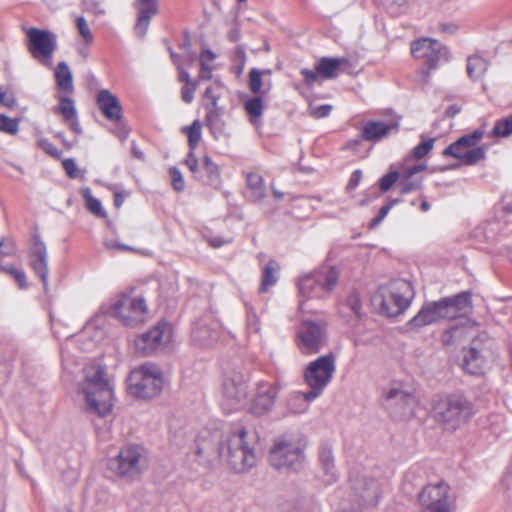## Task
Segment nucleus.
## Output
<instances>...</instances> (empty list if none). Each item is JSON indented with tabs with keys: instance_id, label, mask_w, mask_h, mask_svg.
<instances>
[{
	"instance_id": "obj_1",
	"label": "nucleus",
	"mask_w": 512,
	"mask_h": 512,
	"mask_svg": "<svg viewBox=\"0 0 512 512\" xmlns=\"http://www.w3.org/2000/svg\"><path fill=\"white\" fill-rule=\"evenodd\" d=\"M258 439L256 431L239 423L234 424L222 435L217 453L233 472H247L256 463L255 447Z\"/></svg>"
},
{
	"instance_id": "obj_2",
	"label": "nucleus",
	"mask_w": 512,
	"mask_h": 512,
	"mask_svg": "<svg viewBox=\"0 0 512 512\" xmlns=\"http://www.w3.org/2000/svg\"><path fill=\"white\" fill-rule=\"evenodd\" d=\"M85 380L81 390L91 411L104 417L113 407V389L105 377V369L98 365L84 368Z\"/></svg>"
},
{
	"instance_id": "obj_3",
	"label": "nucleus",
	"mask_w": 512,
	"mask_h": 512,
	"mask_svg": "<svg viewBox=\"0 0 512 512\" xmlns=\"http://www.w3.org/2000/svg\"><path fill=\"white\" fill-rule=\"evenodd\" d=\"M307 442L303 437L283 435L275 439L269 462L279 471L297 472L303 468Z\"/></svg>"
},
{
	"instance_id": "obj_4",
	"label": "nucleus",
	"mask_w": 512,
	"mask_h": 512,
	"mask_svg": "<svg viewBox=\"0 0 512 512\" xmlns=\"http://www.w3.org/2000/svg\"><path fill=\"white\" fill-rule=\"evenodd\" d=\"M435 420L446 429L456 430L475 414L474 404L462 393H451L433 404Z\"/></svg>"
},
{
	"instance_id": "obj_5",
	"label": "nucleus",
	"mask_w": 512,
	"mask_h": 512,
	"mask_svg": "<svg viewBox=\"0 0 512 512\" xmlns=\"http://www.w3.org/2000/svg\"><path fill=\"white\" fill-rule=\"evenodd\" d=\"M414 294L411 282L394 279L378 288L373 296V302L380 307L381 314L387 317H396L409 308Z\"/></svg>"
},
{
	"instance_id": "obj_6",
	"label": "nucleus",
	"mask_w": 512,
	"mask_h": 512,
	"mask_svg": "<svg viewBox=\"0 0 512 512\" xmlns=\"http://www.w3.org/2000/svg\"><path fill=\"white\" fill-rule=\"evenodd\" d=\"M161 369L154 364H144L129 376V392L143 399L157 396L163 388Z\"/></svg>"
},
{
	"instance_id": "obj_7",
	"label": "nucleus",
	"mask_w": 512,
	"mask_h": 512,
	"mask_svg": "<svg viewBox=\"0 0 512 512\" xmlns=\"http://www.w3.org/2000/svg\"><path fill=\"white\" fill-rule=\"evenodd\" d=\"M339 273L335 267L315 270L301 276L298 280V290L305 298H323L336 286Z\"/></svg>"
},
{
	"instance_id": "obj_8",
	"label": "nucleus",
	"mask_w": 512,
	"mask_h": 512,
	"mask_svg": "<svg viewBox=\"0 0 512 512\" xmlns=\"http://www.w3.org/2000/svg\"><path fill=\"white\" fill-rule=\"evenodd\" d=\"M147 465V457L143 447L128 445L123 447L115 458L108 462L110 470L120 477L134 479L139 477Z\"/></svg>"
},
{
	"instance_id": "obj_9",
	"label": "nucleus",
	"mask_w": 512,
	"mask_h": 512,
	"mask_svg": "<svg viewBox=\"0 0 512 512\" xmlns=\"http://www.w3.org/2000/svg\"><path fill=\"white\" fill-rule=\"evenodd\" d=\"M109 312L124 326L135 327L144 321L148 308L144 298L122 293L111 299Z\"/></svg>"
},
{
	"instance_id": "obj_10",
	"label": "nucleus",
	"mask_w": 512,
	"mask_h": 512,
	"mask_svg": "<svg viewBox=\"0 0 512 512\" xmlns=\"http://www.w3.org/2000/svg\"><path fill=\"white\" fill-rule=\"evenodd\" d=\"M336 370L333 354L323 355L309 363L304 370V381L310 387L311 398H318L332 380Z\"/></svg>"
},
{
	"instance_id": "obj_11",
	"label": "nucleus",
	"mask_w": 512,
	"mask_h": 512,
	"mask_svg": "<svg viewBox=\"0 0 512 512\" xmlns=\"http://www.w3.org/2000/svg\"><path fill=\"white\" fill-rule=\"evenodd\" d=\"M411 54L415 59L423 60L426 68L421 70L423 81L427 82L430 71L436 69L440 62L448 59L447 48L431 38H421L411 43Z\"/></svg>"
},
{
	"instance_id": "obj_12",
	"label": "nucleus",
	"mask_w": 512,
	"mask_h": 512,
	"mask_svg": "<svg viewBox=\"0 0 512 512\" xmlns=\"http://www.w3.org/2000/svg\"><path fill=\"white\" fill-rule=\"evenodd\" d=\"M172 326L161 320L134 340L136 352L141 356H152L165 348L171 341Z\"/></svg>"
},
{
	"instance_id": "obj_13",
	"label": "nucleus",
	"mask_w": 512,
	"mask_h": 512,
	"mask_svg": "<svg viewBox=\"0 0 512 512\" xmlns=\"http://www.w3.org/2000/svg\"><path fill=\"white\" fill-rule=\"evenodd\" d=\"M28 38L27 48L31 56L46 67L52 66L53 53L57 48V36L49 31L39 28H29L26 31Z\"/></svg>"
},
{
	"instance_id": "obj_14",
	"label": "nucleus",
	"mask_w": 512,
	"mask_h": 512,
	"mask_svg": "<svg viewBox=\"0 0 512 512\" xmlns=\"http://www.w3.org/2000/svg\"><path fill=\"white\" fill-rule=\"evenodd\" d=\"M416 403L415 395L401 388L392 387L383 392L382 406L393 420L402 421L413 416Z\"/></svg>"
},
{
	"instance_id": "obj_15",
	"label": "nucleus",
	"mask_w": 512,
	"mask_h": 512,
	"mask_svg": "<svg viewBox=\"0 0 512 512\" xmlns=\"http://www.w3.org/2000/svg\"><path fill=\"white\" fill-rule=\"evenodd\" d=\"M445 482L429 484L418 494L422 512H453L454 502Z\"/></svg>"
},
{
	"instance_id": "obj_16",
	"label": "nucleus",
	"mask_w": 512,
	"mask_h": 512,
	"mask_svg": "<svg viewBox=\"0 0 512 512\" xmlns=\"http://www.w3.org/2000/svg\"><path fill=\"white\" fill-rule=\"evenodd\" d=\"M326 326L324 320L302 322L298 335L300 339L299 347L304 353H317L326 342Z\"/></svg>"
},
{
	"instance_id": "obj_17",
	"label": "nucleus",
	"mask_w": 512,
	"mask_h": 512,
	"mask_svg": "<svg viewBox=\"0 0 512 512\" xmlns=\"http://www.w3.org/2000/svg\"><path fill=\"white\" fill-rule=\"evenodd\" d=\"M29 265L40 278L45 293L48 292V253L47 248L38 232L32 236V246L28 252Z\"/></svg>"
},
{
	"instance_id": "obj_18",
	"label": "nucleus",
	"mask_w": 512,
	"mask_h": 512,
	"mask_svg": "<svg viewBox=\"0 0 512 512\" xmlns=\"http://www.w3.org/2000/svg\"><path fill=\"white\" fill-rule=\"evenodd\" d=\"M446 306L443 298L438 301L425 302L418 313L410 319L408 326L410 329H420L443 319H451Z\"/></svg>"
},
{
	"instance_id": "obj_19",
	"label": "nucleus",
	"mask_w": 512,
	"mask_h": 512,
	"mask_svg": "<svg viewBox=\"0 0 512 512\" xmlns=\"http://www.w3.org/2000/svg\"><path fill=\"white\" fill-rule=\"evenodd\" d=\"M223 395L231 408L241 407L248 395V385L244 376L240 373H233L227 376L223 382Z\"/></svg>"
},
{
	"instance_id": "obj_20",
	"label": "nucleus",
	"mask_w": 512,
	"mask_h": 512,
	"mask_svg": "<svg viewBox=\"0 0 512 512\" xmlns=\"http://www.w3.org/2000/svg\"><path fill=\"white\" fill-rule=\"evenodd\" d=\"M399 129L398 121H392L388 124L381 121H367L362 130L359 138L351 141L354 145H359L362 140L370 142H378L384 137L388 136L390 131L394 130L397 132Z\"/></svg>"
},
{
	"instance_id": "obj_21",
	"label": "nucleus",
	"mask_w": 512,
	"mask_h": 512,
	"mask_svg": "<svg viewBox=\"0 0 512 512\" xmlns=\"http://www.w3.org/2000/svg\"><path fill=\"white\" fill-rule=\"evenodd\" d=\"M277 397V388L270 383L261 382L252 400L250 410L255 415H263L271 410Z\"/></svg>"
},
{
	"instance_id": "obj_22",
	"label": "nucleus",
	"mask_w": 512,
	"mask_h": 512,
	"mask_svg": "<svg viewBox=\"0 0 512 512\" xmlns=\"http://www.w3.org/2000/svg\"><path fill=\"white\" fill-rule=\"evenodd\" d=\"M97 104L103 115L110 121H120L123 109L116 95L109 90H100L97 94Z\"/></svg>"
},
{
	"instance_id": "obj_23",
	"label": "nucleus",
	"mask_w": 512,
	"mask_h": 512,
	"mask_svg": "<svg viewBox=\"0 0 512 512\" xmlns=\"http://www.w3.org/2000/svg\"><path fill=\"white\" fill-rule=\"evenodd\" d=\"M462 368L471 375H480L484 371L485 359L480 350L476 346V342L472 341L468 348L462 350Z\"/></svg>"
},
{
	"instance_id": "obj_24",
	"label": "nucleus",
	"mask_w": 512,
	"mask_h": 512,
	"mask_svg": "<svg viewBox=\"0 0 512 512\" xmlns=\"http://www.w3.org/2000/svg\"><path fill=\"white\" fill-rule=\"evenodd\" d=\"M484 132L480 129L474 130L471 134L460 137L457 141L451 143L444 149V156H458L459 151H465L476 148L477 143L482 139Z\"/></svg>"
},
{
	"instance_id": "obj_25",
	"label": "nucleus",
	"mask_w": 512,
	"mask_h": 512,
	"mask_svg": "<svg viewBox=\"0 0 512 512\" xmlns=\"http://www.w3.org/2000/svg\"><path fill=\"white\" fill-rule=\"evenodd\" d=\"M444 303L450 318L457 317L460 313H465L472 307L471 293L469 291L460 292L454 296L444 297Z\"/></svg>"
},
{
	"instance_id": "obj_26",
	"label": "nucleus",
	"mask_w": 512,
	"mask_h": 512,
	"mask_svg": "<svg viewBox=\"0 0 512 512\" xmlns=\"http://www.w3.org/2000/svg\"><path fill=\"white\" fill-rule=\"evenodd\" d=\"M205 123L213 135L224 131L225 122L222 119L223 109L217 104V97H213V103L207 104Z\"/></svg>"
},
{
	"instance_id": "obj_27",
	"label": "nucleus",
	"mask_w": 512,
	"mask_h": 512,
	"mask_svg": "<svg viewBox=\"0 0 512 512\" xmlns=\"http://www.w3.org/2000/svg\"><path fill=\"white\" fill-rule=\"evenodd\" d=\"M318 460L328 482L336 481L338 475L335 468V461L332 446L324 443L319 448Z\"/></svg>"
},
{
	"instance_id": "obj_28",
	"label": "nucleus",
	"mask_w": 512,
	"mask_h": 512,
	"mask_svg": "<svg viewBox=\"0 0 512 512\" xmlns=\"http://www.w3.org/2000/svg\"><path fill=\"white\" fill-rule=\"evenodd\" d=\"M362 303L360 295L356 291H352L340 306V314L344 318L354 317L356 320L362 317Z\"/></svg>"
},
{
	"instance_id": "obj_29",
	"label": "nucleus",
	"mask_w": 512,
	"mask_h": 512,
	"mask_svg": "<svg viewBox=\"0 0 512 512\" xmlns=\"http://www.w3.org/2000/svg\"><path fill=\"white\" fill-rule=\"evenodd\" d=\"M344 61V58L322 57L316 64V70L323 79H334Z\"/></svg>"
},
{
	"instance_id": "obj_30",
	"label": "nucleus",
	"mask_w": 512,
	"mask_h": 512,
	"mask_svg": "<svg viewBox=\"0 0 512 512\" xmlns=\"http://www.w3.org/2000/svg\"><path fill=\"white\" fill-rule=\"evenodd\" d=\"M315 398H311L308 392H294L287 399V408L293 414L303 413L308 409L309 402Z\"/></svg>"
},
{
	"instance_id": "obj_31",
	"label": "nucleus",
	"mask_w": 512,
	"mask_h": 512,
	"mask_svg": "<svg viewBox=\"0 0 512 512\" xmlns=\"http://www.w3.org/2000/svg\"><path fill=\"white\" fill-rule=\"evenodd\" d=\"M55 80L60 90L65 92L73 91V75L66 62L58 63L55 69Z\"/></svg>"
},
{
	"instance_id": "obj_32",
	"label": "nucleus",
	"mask_w": 512,
	"mask_h": 512,
	"mask_svg": "<svg viewBox=\"0 0 512 512\" xmlns=\"http://www.w3.org/2000/svg\"><path fill=\"white\" fill-rule=\"evenodd\" d=\"M279 264L275 260H270L262 271V279L259 291L265 293L270 287L276 284L278 280Z\"/></svg>"
},
{
	"instance_id": "obj_33",
	"label": "nucleus",
	"mask_w": 512,
	"mask_h": 512,
	"mask_svg": "<svg viewBox=\"0 0 512 512\" xmlns=\"http://www.w3.org/2000/svg\"><path fill=\"white\" fill-rule=\"evenodd\" d=\"M263 95H255L252 98H249L244 103V109L249 116L250 122L254 126H258L260 124L259 119L263 115L264 104L262 100Z\"/></svg>"
},
{
	"instance_id": "obj_34",
	"label": "nucleus",
	"mask_w": 512,
	"mask_h": 512,
	"mask_svg": "<svg viewBox=\"0 0 512 512\" xmlns=\"http://www.w3.org/2000/svg\"><path fill=\"white\" fill-rule=\"evenodd\" d=\"M202 170L206 173V179L203 176L198 174V179L202 180L204 183L217 186L220 183V173L219 168L216 163H214L210 156L206 155L203 158L202 162Z\"/></svg>"
},
{
	"instance_id": "obj_35",
	"label": "nucleus",
	"mask_w": 512,
	"mask_h": 512,
	"mask_svg": "<svg viewBox=\"0 0 512 512\" xmlns=\"http://www.w3.org/2000/svg\"><path fill=\"white\" fill-rule=\"evenodd\" d=\"M488 62L480 56H471L467 59V74L473 81L480 80L488 70Z\"/></svg>"
},
{
	"instance_id": "obj_36",
	"label": "nucleus",
	"mask_w": 512,
	"mask_h": 512,
	"mask_svg": "<svg viewBox=\"0 0 512 512\" xmlns=\"http://www.w3.org/2000/svg\"><path fill=\"white\" fill-rule=\"evenodd\" d=\"M247 186L251 192V198L254 201H260L265 196V184L264 179L261 175L257 173H248L247 177Z\"/></svg>"
},
{
	"instance_id": "obj_37",
	"label": "nucleus",
	"mask_w": 512,
	"mask_h": 512,
	"mask_svg": "<svg viewBox=\"0 0 512 512\" xmlns=\"http://www.w3.org/2000/svg\"><path fill=\"white\" fill-rule=\"evenodd\" d=\"M192 336L202 345H212L218 339V332L206 325H197L193 328Z\"/></svg>"
},
{
	"instance_id": "obj_38",
	"label": "nucleus",
	"mask_w": 512,
	"mask_h": 512,
	"mask_svg": "<svg viewBox=\"0 0 512 512\" xmlns=\"http://www.w3.org/2000/svg\"><path fill=\"white\" fill-rule=\"evenodd\" d=\"M485 150L483 147H476L465 151H459L458 156H453L459 159L463 165H475L480 160L485 158Z\"/></svg>"
},
{
	"instance_id": "obj_39",
	"label": "nucleus",
	"mask_w": 512,
	"mask_h": 512,
	"mask_svg": "<svg viewBox=\"0 0 512 512\" xmlns=\"http://www.w3.org/2000/svg\"><path fill=\"white\" fill-rule=\"evenodd\" d=\"M82 196H83V198L86 201L87 209L92 214H94V215H96L97 217H100V218H106L107 217V213L103 209V207L101 205V202L92 195L90 188L87 187V188L83 189L82 190Z\"/></svg>"
},
{
	"instance_id": "obj_40",
	"label": "nucleus",
	"mask_w": 512,
	"mask_h": 512,
	"mask_svg": "<svg viewBox=\"0 0 512 512\" xmlns=\"http://www.w3.org/2000/svg\"><path fill=\"white\" fill-rule=\"evenodd\" d=\"M55 112L60 113L63 117V121L68 123L70 119L76 118L77 111L74 105V101L69 97H61L59 106L55 108Z\"/></svg>"
},
{
	"instance_id": "obj_41",
	"label": "nucleus",
	"mask_w": 512,
	"mask_h": 512,
	"mask_svg": "<svg viewBox=\"0 0 512 512\" xmlns=\"http://www.w3.org/2000/svg\"><path fill=\"white\" fill-rule=\"evenodd\" d=\"M0 272L10 275L18 285L19 289L23 290L28 287L26 273L23 269L15 268L12 265L0 264Z\"/></svg>"
},
{
	"instance_id": "obj_42",
	"label": "nucleus",
	"mask_w": 512,
	"mask_h": 512,
	"mask_svg": "<svg viewBox=\"0 0 512 512\" xmlns=\"http://www.w3.org/2000/svg\"><path fill=\"white\" fill-rule=\"evenodd\" d=\"M360 497L366 504L376 505L379 498V487L377 482L374 480L365 482V486Z\"/></svg>"
},
{
	"instance_id": "obj_43",
	"label": "nucleus",
	"mask_w": 512,
	"mask_h": 512,
	"mask_svg": "<svg viewBox=\"0 0 512 512\" xmlns=\"http://www.w3.org/2000/svg\"><path fill=\"white\" fill-rule=\"evenodd\" d=\"M512 134V115L504 119L497 120L491 131L493 137H507Z\"/></svg>"
},
{
	"instance_id": "obj_44",
	"label": "nucleus",
	"mask_w": 512,
	"mask_h": 512,
	"mask_svg": "<svg viewBox=\"0 0 512 512\" xmlns=\"http://www.w3.org/2000/svg\"><path fill=\"white\" fill-rule=\"evenodd\" d=\"M135 7L139 16H147V18H152L158 12L156 0H136Z\"/></svg>"
},
{
	"instance_id": "obj_45",
	"label": "nucleus",
	"mask_w": 512,
	"mask_h": 512,
	"mask_svg": "<svg viewBox=\"0 0 512 512\" xmlns=\"http://www.w3.org/2000/svg\"><path fill=\"white\" fill-rule=\"evenodd\" d=\"M262 73L256 68H252L249 72V89L254 95H265V91H261Z\"/></svg>"
},
{
	"instance_id": "obj_46",
	"label": "nucleus",
	"mask_w": 512,
	"mask_h": 512,
	"mask_svg": "<svg viewBox=\"0 0 512 512\" xmlns=\"http://www.w3.org/2000/svg\"><path fill=\"white\" fill-rule=\"evenodd\" d=\"M188 133V144L191 150H194L201 139V124L195 120L191 126L184 128Z\"/></svg>"
},
{
	"instance_id": "obj_47",
	"label": "nucleus",
	"mask_w": 512,
	"mask_h": 512,
	"mask_svg": "<svg viewBox=\"0 0 512 512\" xmlns=\"http://www.w3.org/2000/svg\"><path fill=\"white\" fill-rule=\"evenodd\" d=\"M401 175L396 170H391L388 173H386L384 176H382L379 180V187L381 192H387L389 191L392 186L399 181V177Z\"/></svg>"
},
{
	"instance_id": "obj_48",
	"label": "nucleus",
	"mask_w": 512,
	"mask_h": 512,
	"mask_svg": "<svg viewBox=\"0 0 512 512\" xmlns=\"http://www.w3.org/2000/svg\"><path fill=\"white\" fill-rule=\"evenodd\" d=\"M76 27L84 42L86 44H91L94 40V37L84 17L79 16L76 19Z\"/></svg>"
},
{
	"instance_id": "obj_49",
	"label": "nucleus",
	"mask_w": 512,
	"mask_h": 512,
	"mask_svg": "<svg viewBox=\"0 0 512 512\" xmlns=\"http://www.w3.org/2000/svg\"><path fill=\"white\" fill-rule=\"evenodd\" d=\"M19 129V122L6 115L0 114V131L9 134H16Z\"/></svg>"
},
{
	"instance_id": "obj_50",
	"label": "nucleus",
	"mask_w": 512,
	"mask_h": 512,
	"mask_svg": "<svg viewBox=\"0 0 512 512\" xmlns=\"http://www.w3.org/2000/svg\"><path fill=\"white\" fill-rule=\"evenodd\" d=\"M434 142V138L423 140L413 149V156L416 159L424 158L432 150Z\"/></svg>"
},
{
	"instance_id": "obj_51",
	"label": "nucleus",
	"mask_w": 512,
	"mask_h": 512,
	"mask_svg": "<svg viewBox=\"0 0 512 512\" xmlns=\"http://www.w3.org/2000/svg\"><path fill=\"white\" fill-rule=\"evenodd\" d=\"M169 175L173 189L177 192L183 191L185 188V182L181 171L176 167H171L169 169Z\"/></svg>"
},
{
	"instance_id": "obj_52",
	"label": "nucleus",
	"mask_w": 512,
	"mask_h": 512,
	"mask_svg": "<svg viewBox=\"0 0 512 512\" xmlns=\"http://www.w3.org/2000/svg\"><path fill=\"white\" fill-rule=\"evenodd\" d=\"M37 147L43 150L49 156L60 159L61 151L58 150L48 139L40 138L37 140Z\"/></svg>"
},
{
	"instance_id": "obj_53",
	"label": "nucleus",
	"mask_w": 512,
	"mask_h": 512,
	"mask_svg": "<svg viewBox=\"0 0 512 512\" xmlns=\"http://www.w3.org/2000/svg\"><path fill=\"white\" fill-rule=\"evenodd\" d=\"M422 185V179H408L399 181V191L401 194H407L419 190Z\"/></svg>"
},
{
	"instance_id": "obj_54",
	"label": "nucleus",
	"mask_w": 512,
	"mask_h": 512,
	"mask_svg": "<svg viewBox=\"0 0 512 512\" xmlns=\"http://www.w3.org/2000/svg\"><path fill=\"white\" fill-rule=\"evenodd\" d=\"M232 60L237 65V73L241 74L246 63V52L243 46H237L233 51Z\"/></svg>"
},
{
	"instance_id": "obj_55",
	"label": "nucleus",
	"mask_w": 512,
	"mask_h": 512,
	"mask_svg": "<svg viewBox=\"0 0 512 512\" xmlns=\"http://www.w3.org/2000/svg\"><path fill=\"white\" fill-rule=\"evenodd\" d=\"M300 74L303 76L304 83L308 87H312L315 83L321 84V76L317 72L316 68L314 70L303 68L300 71Z\"/></svg>"
},
{
	"instance_id": "obj_56",
	"label": "nucleus",
	"mask_w": 512,
	"mask_h": 512,
	"mask_svg": "<svg viewBox=\"0 0 512 512\" xmlns=\"http://www.w3.org/2000/svg\"><path fill=\"white\" fill-rule=\"evenodd\" d=\"M82 4L86 11L95 15H104L106 13L100 0H83Z\"/></svg>"
},
{
	"instance_id": "obj_57",
	"label": "nucleus",
	"mask_w": 512,
	"mask_h": 512,
	"mask_svg": "<svg viewBox=\"0 0 512 512\" xmlns=\"http://www.w3.org/2000/svg\"><path fill=\"white\" fill-rule=\"evenodd\" d=\"M332 111V105L323 104L319 106H309V113L312 117L316 119L327 117Z\"/></svg>"
},
{
	"instance_id": "obj_58",
	"label": "nucleus",
	"mask_w": 512,
	"mask_h": 512,
	"mask_svg": "<svg viewBox=\"0 0 512 512\" xmlns=\"http://www.w3.org/2000/svg\"><path fill=\"white\" fill-rule=\"evenodd\" d=\"M151 18H147V16H139L137 18V22L134 27L135 34L143 38L146 35V32L148 30L149 24H150Z\"/></svg>"
},
{
	"instance_id": "obj_59",
	"label": "nucleus",
	"mask_w": 512,
	"mask_h": 512,
	"mask_svg": "<svg viewBox=\"0 0 512 512\" xmlns=\"http://www.w3.org/2000/svg\"><path fill=\"white\" fill-rule=\"evenodd\" d=\"M16 252V245L12 239H2L0 241V255L3 257L13 256Z\"/></svg>"
},
{
	"instance_id": "obj_60",
	"label": "nucleus",
	"mask_w": 512,
	"mask_h": 512,
	"mask_svg": "<svg viewBox=\"0 0 512 512\" xmlns=\"http://www.w3.org/2000/svg\"><path fill=\"white\" fill-rule=\"evenodd\" d=\"M197 87L198 83H192L181 88V98L185 103H191L194 100V93Z\"/></svg>"
},
{
	"instance_id": "obj_61",
	"label": "nucleus",
	"mask_w": 512,
	"mask_h": 512,
	"mask_svg": "<svg viewBox=\"0 0 512 512\" xmlns=\"http://www.w3.org/2000/svg\"><path fill=\"white\" fill-rule=\"evenodd\" d=\"M62 165H63V168H64L66 174L70 178H72V179L78 178V176H79V169H78L74 159H65L62 162Z\"/></svg>"
},
{
	"instance_id": "obj_62",
	"label": "nucleus",
	"mask_w": 512,
	"mask_h": 512,
	"mask_svg": "<svg viewBox=\"0 0 512 512\" xmlns=\"http://www.w3.org/2000/svg\"><path fill=\"white\" fill-rule=\"evenodd\" d=\"M185 164L190 169V171L194 174V176L197 178L198 174H200L201 171L198 167V159L196 158L193 150H191L188 153V155L185 159Z\"/></svg>"
},
{
	"instance_id": "obj_63",
	"label": "nucleus",
	"mask_w": 512,
	"mask_h": 512,
	"mask_svg": "<svg viewBox=\"0 0 512 512\" xmlns=\"http://www.w3.org/2000/svg\"><path fill=\"white\" fill-rule=\"evenodd\" d=\"M0 103L5 107L12 108L16 103L14 94L0 88Z\"/></svg>"
},
{
	"instance_id": "obj_64",
	"label": "nucleus",
	"mask_w": 512,
	"mask_h": 512,
	"mask_svg": "<svg viewBox=\"0 0 512 512\" xmlns=\"http://www.w3.org/2000/svg\"><path fill=\"white\" fill-rule=\"evenodd\" d=\"M362 179V171L361 170H355L352 174H351V177L349 179V182L347 184V189L349 190H353L355 189L360 181Z\"/></svg>"
}]
</instances>
